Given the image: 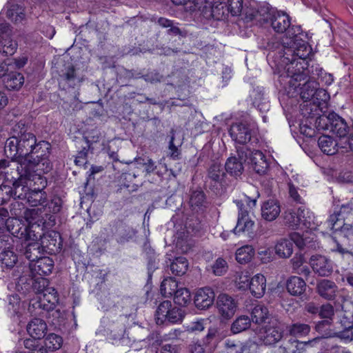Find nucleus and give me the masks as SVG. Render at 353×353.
Here are the masks:
<instances>
[{
    "instance_id": "nucleus-1",
    "label": "nucleus",
    "mask_w": 353,
    "mask_h": 353,
    "mask_svg": "<svg viewBox=\"0 0 353 353\" xmlns=\"http://www.w3.org/2000/svg\"><path fill=\"white\" fill-rule=\"evenodd\" d=\"M283 54V63L288 65L287 75L290 79V84L297 87L298 81L305 80L307 77V62L306 59L311 52L308 44L300 39L296 41L294 47L287 46Z\"/></svg>"
},
{
    "instance_id": "nucleus-2",
    "label": "nucleus",
    "mask_w": 353,
    "mask_h": 353,
    "mask_svg": "<svg viewBox=\"0 0 353 353\" xmlns=\"http://www.w3.org/2000/svg\"><path fill=\"white\" fill-rule=\"evenodd\" d=\"M16 172L17 176H12V187L9 190L10 196L14 199H26L32 185H37V189L45 188L47 185L46 177L28 170L25 164H18Z\"/></svg>"
},
{
    "instance_id": "nucleus-3",
    "label": "nucleus",
    "mask_w": 353,
    "mask_h": 353,
    "mask_svg": "<svg viewBox=\"0 0 353 353\" xmlns=\"http://www.w3.org/2000/svg\"><path fill=\"white\" fill-rule=\"evenodd\" d=\"M15 133L5 143L4 152L12 159L30 155L37 141L34 134L27 132L24 123L19 122L13 129Z\"/></svg>"
},
{
    "instance_id": "nucleus-4",
    "label": "nucleus",
    "mask_w": 353,
    "mask_h": 353,
    "mask_svg": "<svg viewBox=\"0 0 353 353\" xmlns=\"http://www.w3.org/2000/svg\"><path fill=\"white\" fill-rule=\"evenodd\" d=\"M242 14L248 21L255 19L258 14L263 17V22H275L277 20H282V22H291L292 21V18L286 12L278 10L267 2L259 3L257 8L251 6H248L245 3Z\"/></svg>"
},
{
    "instance_id": "nucleus-5",
    "label": "nucleus",
    "mask_w": 353,
    "mask_h": 353,
    "mask_svg": "<svg viewBox=\"0 0 353 353\" xmlns=\"http://www.w3.org/2000/svg\"><path fill=\"white\" fill-rule=\"evenodd\" d=\"M40 152L37 158L32 159H24L18 164L28 165V170L33 173H39L43 176V174L49 172L52 168V163L50 160L51 145L46 141H40Z\"/></svg>"
},
{
    "instance_id": "nucleus-6",
    "label": "nucleus",
    "mask_w": 353,
    "mask_h": 353,
    "mask_svg": "<svg viewBox=\"0 0 353 353\" xmlns=\"http://www.w3.org/2000/svg\"><path fill=\"white\" fill-rule=\"evenodd\" d=\"M315 125L319 130H329L340 138L345 137L350 131V127L345 119L335 112L319 117L315 120Z\"/></svg>"
},
{
    "instance_id": "nucleus-7",
    "label": "nucleus",
    "mask_w": 353,
    "mask_h": 353,
    "mask_svg": "<svg viewBox=\"0 0 353 353\" xmlns=\"http://www.w3.org/2000/svg\"><path fill=\"white\" fill-rule=\"evenodd\" d=\"M335 232L333 237L334 245L332 248V252H339L344 255L346 254H352L353 250V225H344L339 230H332Z\"/></svg>"
},
{
    "instance_id": "nucleus-8",
    "label": "nucleus",
    "mask_w": 353,
    "mask_h": 353,
    "mask_svg": "<svg viewBox=\"0 0 353 353\" xmlns=\"http://www.w3.org/2000/svg\"><path fill=\"white\" fill-rule=\"evenodd\" d=\"M236 148L237 157H229L225 163V171L235 177L242 174L244 170L243 163L247 162L248 154H250V149L247 146H236Z\"/></svg>"
},
{
    "instance_id": "nucleus-9",
    "label": "nucleus",
    "mask_w": 353,
    "mask_h": 353,
    "mask_svg": "<svg viewBox=\"0 0 353 353\" xmlns=\"http://www.w3.org/2000/svg\"><path fill=\"white\" fill-rule=\"evenodd\" d=\"M327 225L331 230H339L344 225H353V203L342 205L339 212L330 216Z\"/></svg>"
},
{
    "instance_id": "nucleus-10",
    "label": "nucleus",
    "mask_w": 353,
    "mask_h": 353,
    "mask_svg": "<svg viewBox=\"0 0 353 353\" xmlns=\"http://www.w3.org/2000/svg\"><path fill=\"white\" fill-rule=\"evenodd\" d=\"M309 264L313 272L319 276L326 277L330 276L334 270V263L327 256L314 254L311 255Z\"/></svg>"
},
{
    "instance_id": "nucleus-11",
    "label": "nucleus",
    "mask_w": 353,
    "mask_h": 353,
    "mask_svg": "<svg viewBox=\"0 0 353 353\" xmlns=\"http://www.w3.org/2000/svg\"><path fill=\"white\" fill-rule=\"evenodd\" d=\"M283 329L276 321L260 329L258 336L265 345H271L279 342L283 337Z\"/></svg>"
},
{
    "instance_id": "nucleus-12",
    "label": "nucleus",
    "mask_w": 353,
    "mask_h": 353,
    "mask_svg": "<svg viewBox=\"0 0 353 353\" xmlns=\"http://www.w3.org/2000/svg\"><path fill=\"white\" fill-rule=\"evenodd\" d=\"M238 208V219L236 227L233 229L235 234H240L242 232H250L254 225V222L252 221L249 216V211L247 210L245 205L239 201H235Z\"/></svg>"
},
{
    "instance_id": "nucleus-13",
    "label": "nucleus",
    "mask_w": 353,
    "mask_h": 353,
    "mask_svg": "<svg viewBox=\"0 0 353 353\" xmlns=\"http://www.w3.org/2000/svg\"><path fill=\"white\" fill-rule=\"evenodd\" d=\"M58 81L59 86L67 90L78 87L83 81V78L73 65H69L61 72Z\"/></svg>"
},
{
    "instance_id": "nucleus-14",
    "label": "nucleus",
    "mask_w": 353,
    "mask_h": 353,
    "mask_svg": "<svg viewBox=\"0 0 353 353\" xmlns=\"http://www.w3.org/2000/svg\"><path fill=\"white\" fill-rule=\"evenodd\" d=\"M229 134L232 139L238 144L245 145L251 140L252 137V130L247 123H233L229 130Z\"/></svg>"
},
{
    "instance_id": "nucleus-15",
    "label": "nucleus",
    "mask_w": 353,
    "mask_h": 353,
    "mask_svg": "<svg viewBox=\"0 0 353 353\" xmlns=\"http://www.w3.org/2000/svg\"><path fill=\"white\" fill-rule=\"evenodd\" d=\"M40 246L43 252L54 254L59 252L62 247L61 235L59 232H51L41 239Z\"/></svg>"
},
{
    "instance_id": "nucleus-16",
    "label": "nucleus",
    "mask_w": 353,
    "mask_h": 353,
    "mask_svg": "<svg viewBox=\"0 0 353 353\" xmlns=\"http://www.w3.org/2000/svg\"><path fill=\"white\" fill-rule=\"evenodd\" d=\"M340 323L343 330L339 332L337 336L345 340H353V305H350L347 310H344L340 319Z\"/></svg>"
},
{
    "instance_id": "nucleus-17",
    "label": "nucleus",
    "mask_w": 353,
    "mask_h": 353,
    "mask_svg": "<svg viewBox=\"0 0 353 353\" xmlns=\"http://www.w3.org/2000/svg\"><path fill=\"white\" fill-rule=\"evenodd\" d=\"M216 304L219 313L225 319L231 318L237 307L235 300L226 294H221L218 296Z\"/></svg>"
},
{
    "instance_id": "nucleus-18",
    "label": "nucleus",
    "mask_w": 353,
    "mask_h": 353,
    "mask_svg": "<svg viewBox=\"0 0 353 353\" xmlns=\"http://www.w3.org/2000/svg\"><path fill=\"white\" fill-rule=\"evenodd\" d=\"M215 294L212 289L203 288L199 289L195 294L194 302L195 306L200 310H206L212 305Z\"/></svg>"
},
{
    "instance_id": "nucleus-19",
    "label": "nucleus",
    "mask_w": 353,
    "mask_h": 353,
    "mask_svg": "<svg viewBox=\"0 0 353 353\" xmlns=\"http://www.w3.org/2000/svg\"><path fill=\"white\" fill-rule=\"evenodd\" d=\"M24 19V10L17 4H7L0 12V21L4 22L7 20L12 22H18L23 21Z\"/></svg>"
},
{
    "instance_id": "nucleus-20",
    "label": "nucleus",
    "mask_w": 353,
    "mask_h": 353,
    "mask_svg": "<svg viewBox=\"0 0 353 353\" xmlns=\"http://www.w3.org/2000/svg\"><path fill=\"white\" fill-rule=\"evenodd\" d=\"M336 284L328 279H322L319 281L316 287L317 294L323 299L327 301L334 300L338 292Z\"/></svg>"
},
{
    "instance_id": "nucleus-21",
    "label": "nucleus",
    "mask_w": 353,
    "mask_h": 353,
    "mask_svg": "<svg viewBox=\"0 0 353 353\" xmlns=\"http://www.w3.org/2000/svg\"><path fill=\"white\" fill-rule=\"evenodd\" d=\"M248 161L251 163L253 170L259 174H265L269 165L265 156L260 150H251L250 154H248Z\"/></svg>"
},
{
    "instance_id": "nucleus-22",
    "label": "nucleus",
    "mask_w": 353,
    "mask_h": 353,
    "mask_svg": "<svg viewBox=\"0 0 353 353\" xmlns=\"http://www.w3.org/2000/svg\"><path fill=\"white\" fill-rule=\"evenodd\" d=\"M296 83L299 84V86L294 87L290 84V81H288L290 87L294 88V90L298 91V88H299L301 97L306 101L312 99L316 87L319 86L316 81L311 80L309 78V74L306 79L298 81Z\"/></svg>"
},
{
    "instance_id": "nucleus-23",
    "label": "nucleus",
    "mask_w": 353,
    "mask_h": 353,
    "mask_svg": "<svg viewBox=\"0 0 353 353\" xmlns=\"http://www.w3.org/2000/svg\"><path fill=\"white\" fill-rule=\"evenodd\" d=\"M59 301L57 291L53 288L45 290L43 298L39 302V306L43 310L52 312V315L59 314L58 310H54L56 304Z\"/></svg>"
},
{
    "instance_id": "nucleus-24",
    "label": "nucleus",
    "mask_w": 353,
    "mask_h": 353,
    "mask_svg": "<svg viewBox=\"0 0 353 353\" xmlns=\"http://www.w3.org/2000/svg\"><path fill=\"white\" fill-rule=\"evenodd\" d=\"M215 0H191L188 10L195 12V16L200 18H208L211 16L210 6L214 4Z\"/></svg>"
},
{
    "instance_id": "nucleus-25",
    "label": "nucleus",
    "mask_w": 353,
    "mask_h": 353,
    "mask_svg": "<svg viewBox=\"0 0 353 353\" xmlns=\"http://www.w3.org/2000/svg\"><path fill=\"white\" fill-rule=\"evenodd\" d=\"M283 34L284 38L282 39L283 47H294L296 41L300 40L299 38L302 34V29L301 26L297 24H287Z\"/></svg>"
},
{
    "instance_id": "nucleus-26",
    "label": "nucleus",
    "mask_w": 353,
    "mask_h": 353,
    "mask_svg": "<svg viewBox=\"0 0 353 353\" xmlns=\"http://www.w3.org/2000/svg\"><path fill=\"white\" fill-rule=\"evenodd\" d=\"M114 234L119 243L124 244L134 237L136 230L123 222H118L116 224Z\"/></svg>"
},
{
    "instance_id": "nucleus-27",
    "label": "nucleus",
    "mask_w": 353,
    "mask_h": 353,
    "mask_svg": "<svg viewBox=\"0 0 353 353\" xmlns=\"http://www.w3.org/2000/svg\"><path fill=\"white\" fill-rule=\"evenodd\" d=\"M261 216L265 221L275 220L281 212V207L277 201L270 199L261 205Z\"/></svg>"
},
{
    "instance_id": "nucleus-28",
    "label": "nucleus",
    "mask_w": 353,
    "mask_h": 353,
    "mask_svg": "<svg viewBox=\"0 0 353 353\" xmlns=\"http://www.w3.org/2000/svg\"><path fill=\"white\" fill-rule=\"evenodd\" d=\"M31 270L39 276L50 274L54 268V261L48 256L40 257L34 263L30 264Z\"/></svg>"
},
{
    "instance_id": "nucleus-29",
    "label": "nucleus",
    "mask_w": 353,
    "mask_h": 353,
    "mask_svg": "<svg viewBox=\"0 0 353 353\" xmlns=\"http://www.w3.org/2000/svg\"><path fill=\"white\" fill-rule=\"evenodd\" d=\"M189 204L192 211L199 212L205 210L208 206V202L203 191L201 190L192 191Z\"/></svg>"
},
{
    "instance_id": "nucleus-30",
    "label": "nucleus",
    "mask_w": 353,
    "mask_h": 353,
    "mask_svg": "<svg viewBox=\"0 0 353 353\" xmlns=\"http://www.w3.org/2000/svg\"><path fill=\"white\" fill-rule=\"evenodd\" d=\"M27 332L32 338L41 339L46 334V323L43 319L34 318L28 323Z\"/></svg>"
},
{
    "instance_id": "nucleus-31",
    "label": "nucleus",
    "mask_w": 353,
    "mask_h": 353,
    "mask_svg": "<svg viewBox=\"0 0 353 353\" xmlns=\"http://www.w3.org/2000/svg\"><path fill=\"white\" fill-rule=\"evenodd\" d=\"M249 288L251 294L256 297L261 298L265 292L266 279L261 274H256L250 281Z\"/></svg>"
},
{
    "instance_id": "nucleus-32",
    "label": "nucleus",
    "mask_w": 353,
    "mask_h": 353,
    "mask_svg": "<svg viewBox=\"0 0 353 353\" xmlns=\"http://www.w3.org/2000/svg\"><path fill=\"white\" fill-rule=\"evenodd\" d=\"M3 82L9 90H19L24 83L23 74L17 72H10L3 76Z\"/></svg>"
},
{
    "instance_id": "nucleus-33",
    "label": "nucleus",
    "mask_w": 353,
    "mask_h": 353,
    "mask_svg": "<svg viewBox=\"0 0 353 353\" xmlns=\"http://www.w3.org/2000/svg\"><path fill=\"white\" fill-rule=\"evenodd\" d=\"M250 97L253 105L256 107L260 112H265L269 110L270 105L265 97L263 88L257 87L253 89L250 93Z\"/></svg>"
},
{
    "instance_id": "nucleus-34",
    "label": "nucleus",
    "mask_w": 353,
    "mask_h": 353,
    "mask_svg": "<svg viewBox=\"0 0 353 353\" xmlns=\"http://www.w3.org/2000/svg\"><path fill=\"white\" fill-rule=\"evenodd\" d=\"M305 281L299 276L290 277L286 283L288 292L292 296H301L306 290Z\"/></svg>"
},
{
    "instance_id": "nucleus-35",
    "label": "nucleus",
    "mask_w": 353,
    "mask_h": 353,
    "mask_svg": "<svg viewBox=\"0 0 353 353\" xmlns=\"http://www.w3.org/2000/svg\"><path fill=\"white\" fill-rule=\"evenodd\" d=\"M226 174L223 170L221 165L218 163L211 164L208 170V177L214 183L223 186L225 184V178Z\"/></svg>"
},
{
    "instance_id": "nucleus-36",
    "label": "nucleus",
    "mask_w": 353,
    "mask_h": 353,
    "mask_svg": "<svg viewBox=\"0 0 353 353\" xmlns=\"http://www.w3.org/2000/svg\"><path fill=\"white\" fill-rule=\"evenodd\" d=\"M44 188L37 189V185H32L26 199L31 206L41 205L44 207L46 203V192L43 191Z\"/></svg>"
},
{
    "instance_id": "nucleus-37",
    "label": "nucleus",
    "mask_w": 353,
    "mask_h": 353,
    "mask_svg": "<svg viewBox=\"0 0 353 353\" xmlns=\"http://www.w3.org/2000/svg\"><path fill=\"white\" fill-rule=\"evenodd\" d=\"M316 339L307 341H299L296 339H289L284 346H281L280 350L283 353H302L306 345H310L316 341Z\"/></svg>"
},
{
    "instance_id": "nucleus-38",
    "label": "nucleus",
    "mask_w": 353,
    "mask_h": 353,
    "mask_svg": "<svg viewBox=\"0 0 353 353\" xmlns=\"http://www.w3.org/2000/svg\"><path fill=\"white\" fill-rule=\"evenodd\" d=\"M321 108L319 104L312 100H304L303 103L300 105L301 114L307 119H313L317 117L316 119L319 117H321Z\"/></svg>"
},
{
    "instance_id": "nucleus-39",
    "label": "nucleus",
    "mask_w": 353,
    "mask_h": 353,
    "mask_svg": "<svg viewBox=\"0 0 353 353\" xmlns=\"http://www.w3.org/2000/svg\"><path fill=\"white\" fill-rule=\"evenodd\" d=\"M62 204L63 201L61 197L54 196L50 202H46L44 205L45 215L46 217L49 216L48 219L52 224L55 223V216L53 214L60 212Z\"/></svg>"
},
{
    "instance_id": "nucleus-40",
    "label": "nucleus",
    "mask_w": 353,
    "mask_h": 353,
    "mask_svg": "<svg viewBox=\"0 0 353 353\" xmlns=\"http://www.w3.org/2000/svg\"><path fill=\"white\" fill-rule=\"evenodd\" d=\"M318 145L321 151L327 155H333L338 151L336 141L327 135L321 136L318 139Z\"/></svg>"
},
{
    "instance_id": "nucleus-41",
    "label": "nucleus",
    "mask_w": 353,
    "mask_h": 353,
    "mask_svg": "<svg viewBox=\"0 0 353 353\" xmlns=\"http://www.w3.org/2000/svg\"><path fill=\"white\" fill-rule=\"evenodd\" d=\"M275 252L281 258H288L293 252V243L289 239H282L276 244Z\"/></svg>"
},
{
    "instance_id": "nucleus-42",
    "label": "nucleus",
    "mask_w": 353,
    "mask_h": 353,
    "mask_svg": "<svg viewBox=\"0 0 353 353\" xmlns=\"http://www.w3.org/2000/svg\"><path fill=\"white\" fill-rule=\"evenodd\" d=\"M251 316V321L255 324L260 325L265 323L269 317L268 309L263 305H256L252 310Z\"/></svg>"
},
{
    "instance_id": "nucleus-43",
    "label": "nucleus",
    "mask_w": 353,
    "mask_h": 353,
    "mask_svg": "<svg viewBox=\"0 0 353 353\" xmlns=\"http://www.w3.org/2000/svg\"><path fill=\"white\" fill-rule=\"evenodd\" d=\"M298 214L300 220V225L302 224L307 228L314 229L317 225L314 221V214L304 207L298 209Z\"/></svg>"
},
{
    "instance_id": "nucleus-44",
    "label": "nucleus",
    "mask_w": 353,
    "mask_h": 353,
    "mask_svg": "<svg viewBox=\"0 0 353 353\" xmlns=\"http://www.w3.org/2000/svg\"><path fill=\"white\" fill-rule=\"evenodd\" d=\"M210 10L212 14L211 16L208 18H201V19L210 20L213 19L216 21L225 20L226 16L228 15V13L225 12L227 10L221 3H218L215 1L214 4L210 6Z\"/></svg>"
},
{
    "instance_id": "nucleus-45",
    "label": "nucleus",
    "mask_w": 353,
    "mask_h": 353,
    "mask_svg": "<svg viewBox=\"0 0 353 353\" xmlns=\"http://www.w3.org/2000/svg\"><path fill=\"white\" fill-rule=\"evenodd\" d=\"M311 327L308 324L295 323L288 326V333L296 338L304 337L309 334Z\"/></svg>"
},
{
    "instance_id": "nucleus-46",
    "label": "nucleus",
    "mask_w": 353,
    "mask_h": 353,
    "mask_svg": "<svg viewBox=\"0 0 353 353\" xmlns=\"http://www.w3.org/2000/svg\"><path fill=\"white\" fill-rule=\"evenodd\" d=\"M178 283L175 279L172 277H168L163 279L160 286V291L164 296H171L178 290Z\"/></svg>"
},
{
    "instance_id": "nucleus-47",
    "label": "nucleus",
    "mask_w": 353,
    "mask_h": 353,
    "mask_svg": "<svg viewBox=\"0 0 353 353\" xmlns=\"http://www.w3.org/2000/svg\"><path fill=\"white\" fill-rule=\"evenodd\" d=\"M250 325V318L247 315H241L232 323L230 330L233 334H238L248 330Z\"/></svg>"
},
{
    "instance_id": "nucleus-48",
    "label": "nucleus",
    "mask_w": 353,
    "mask_h": 353,
    "mask_svg": "<svg viewBox=\"0 0 353 353\" xmlns=\"http://www.w3.org/2000/svg\"><path fill=\"white\" fill-rule=\"evenodd\" d=\"M188 261L185 257L179 256L174 259L170 264V270L176 276L183 275L188 270Z\"/></svg>"
},
{
    "instance_id": "nucleus-49",
    "label": "nucleus",
    "mask_w": 353,
    "mask_h": 353,
    "mask_svg": "<svg viewBox=\"0 0 353 353\" xmlns=\"http://www.w3.org/2000/svg\"><path fill=\"white\" fill-rule=\"evenodd\" d=\"M41 248L40 243L34 242L29 243L25 249L24 255L26 258L30 261V263H34L42 257L41 252Z\"/></svg>"
},
{
    "instance_id": "nucleus-50",
    "label": "nucleus",
    "mask_w": 353,
    "mask_h": 353,
    "mask_svg": "<svg viewBox=\"0 0 353 353\" xmlns=\"http://www.w3.org/2000/svg\"><path fill=\"white\" fill-rule=\"evenodd\" d=\"M172 302L170 301H164L161 302L156 310V322L158 325H162L166 322V314L170 310Z\"/></svg>"
},
{
    "instance_id": "nucleus-51",
    "label": "nucleus",
    "mask_w": 353,
    "mask_h": 353,
    "mask_svg": "<svg viewBox=\"0 0 353 353\" xmlns=\"http://www.w3.org/2000/svg\"><path fill=\"white\" fill-rule=\"evenodd\" d=\"M254 254V250L250 245L239 248L236 252V260L241 264L249 262Z\"/></svg>"
},
{
    "instance_id": "nucleus-52",
    "label": "nucleus",
    "mask_w": 353,
    "mask_h": 353,
    "mask_svg": "<svg viewBox=\"0 0 353 353\" xmlns=\"http://www.w3.org/2000/svg\"><path fill=\"white\" fill-rule=\"evenodd\" d=\"M174 303L181 306H186L191 301V295L188 289L181 288L174 294Z\"/></svg>"
},
{
    "instance_id": "nucleus-53",
    "label": "nucleus",
    "mask_w": 353,
    "mask_h": 353,
    "mask_svg": "<svg viewBox=\"0 0 353 353\" xmlns=\"http://www.w3.org/2000/svg\"><path fill=\"white\" fill-rule=\"evenodd\" d=\"M0 261L2 265L11 268H12L17 261V256L10 248L5 249L2 252L0 253Z\"/></svg>"
},
{
    "instance_id": "nucleus-54",
    "label": "nucleus",
    "mask_w": 353,
    "mask_h": 353,
    "mask_svg": "<svg viewBox=\"0 0 353 353\" xmlns=\"http://www.w3.org/2000/svg\"><path fill=\"white\" fill-rule=\"evenodd\" d=\"M63 343L62 338L54 333L50 334L45 339L46 348L51 351L59 350Z\"/></svg>"
},
{
    "instance_id": "nucleus-55",
    "label": "nucleus",
    "mask_w": 353,
    "mask_h": 353,
    "mask_svg": "<svg viewBox=\"0 0 353 353\" xmlns=\"http://www.w3.org/2000/svg\"><path fill=\"white\" fill-rule=\"evenodd\" d=\"M300 220L298 210H289L285 212L284 221L289 227L293 229L297 228L300 225Z\"/></svg>"
},
{
    "instance_id": "nucleus-56",
    "label": "nucleus",
    "mask_w": 353,
    "mask_h": 353,
    "mask_svg": "<svg viewBox=\"0 0 353 353\" xmlns=\"http://www.w3.org/2000/svg\"><path fill=\"white\" fill-rule=\"evenodd\" d=\"M244 5L243 0H228L226 10L232 16H240L243 12Z\"/></svg>"
},
{
    "instance_id": "nucleus-57",
    "label": "nucleus",
    "mask_w": 353,
    "mask_h": 353,
    "mask_svg": "<svg viewBox=\"0 0 353 353\" xmlns=\"http://www.w3.org/2000/svg\"><path fill=\"white\" fill-rule=\"evenodd\" d=\"M137 162L139 165L144 167V170L147 174L156 173L159 174L158 171H157V166L152 159L149 157L139 158Z\"/></svg>"
},
{
    "instance_id": "nucleus-58",
    "label": "nucleus",
    "mask_w": 353,
    "mask_h": 353,
    "mask_svg": "<svg viewBox=\"0 0 353 353\" xmlns=\"http://www.w3.org/2000/svg\"><path fill=\"white\" fill-rule=\"evenodd\" d=\"M218 341L217 329L210 327L208 330V334L203 338V342L205 345L208 346L210 350L214 348Z\"/></svg>"
},
{
    "instance_id": "nucleus-59",
    "label": "nucleus",
    "mask_w": 353,
    "mask_h": 353,
    "mask_svg": "<svg viewBox=\"0 0 353 353\" xmlns=\"http://www.w3.org/2000/svg\"><path fill=\"white\" fill-rule=\"evenodd\" d=\"M184 311L176 306L171 305V313L168 315L166 322L170 323H181L184 317Z\"/></svg>"
},
{
    "instance_id": "nucleus-60",
    "label": "nucleus",
    "mask_w": 353,
    "mask_h": 353,
    "mask_svg": "<svg viewBox=\"0 0 353 353\" xmlns=\"http://www.w3.org/2000/svg\"><path fill=\"white\" fill-rule=\"evenodd\" d=\"M9 37H4L1 41L3 49L2 52L6 56H10L14 54L17 49V43Z\"/></svg>"
},
{
    "instance_id": "nucleus-61",
    "label": "nucleus",
    "mask_w": 353,
    "mask_h": 353,
    "mask_svg": "<svg viewBox=\"0 0 353 353\" xmlns=\"http://www.w3.org/2000/svg\"><path fill=\"white\" fill-rule=\"evenodd\" d=\"M329 98L330 97L327 91L323 88H319V86H317L314 91V97H312L311 100L314 103H318L321 108V105L325 103L328 101Z\"/></svg>"
},
{
    "instance_id": "nucleus-62",
    "label": "nucleus",
    "mask_w": 353,
    "mask_h": 353,
    "mask_svg": "<svg viewBox=\"0 0 353 353\" xmlns=\"http://www.w3.org/2000/svg\"><path fill=\"white\" fill-rule=\"evenodd\" d=\"M334 308L330 303H325L320 306L319 316L323 319H330L333 321Z\"/></svg>"
},
{
    "instance_id": "nucleus-63",
    "label": "nucleus",
    "mask_w": 353,
    "mask_h": 353,
    "mask_svg": "<svg viewBox=\"0 0 353 353\" xmlns=\"http://www.w3.org/2000/svg\"><path fill=\"white\" fill-rule=\"evenodd\" d=\"M86 145L83 146L82 150H80L77 156L75 157L74 163L78 166H82L87 163L88 162V148H90V142L85 139Z\"/></svg>"
},
{
    "instance_id": "nucleus-64",
    "label": "nucleus",
    "mask_w": 353,
    "mask_h": 353,
    "mask_svg": "<svg viewBox=\"0 0 353 353\" xmlns=\"http://www.w3.org/2000/svg\"><path fill=\"white\" fill-rule=\"evenodd\" d=\"M213 273L216 276H221L228 270V264L225 260L222 258H218L212 267Z\"/></svg>"
}]
</instances>
